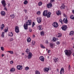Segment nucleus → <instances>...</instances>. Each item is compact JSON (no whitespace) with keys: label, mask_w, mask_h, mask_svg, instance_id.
Instances as JSON below:
<instances>
[{"label":"nucleus","mask_w":74,"mask_h":74,"mask_svg":"<svg viewBox=\"0 0 74 74\" xmlns=\"http://www.w3.org/2000/svg\"><path fill=\"white\" fill-rule=\"evenodd\" d=\"M1 14L2 16H5V12L4 11H1Z\"/></svg>","instance_id":"16"},{"label":"nucleus","mask_w":74,"mask_h":74,"mask_svg":"<svg viewBox=\"0 0 74 74\" xmlns=\"http://www.w3.org/2000/svg\"><path fill=\"white\" fill-rule=\"evenodd\" d=\"M48 40H46L45 42V43L48 44Z\"/></svg>","instance_id":"52"},{"label":"nucleus","mask_w":74,"mask_h":74,"mask_svg":"<svg viewBox=\"0 0 74 74\" xmlns=\"http://www.w3.org/2000/svg\"><path fill=\"white\" fill-rule=\"evenodd\" d=\"M9 36H10V37H12V36H13V33L11 32L10 33V34L9 35Z\"/></svg>","instance_id":"31"},{"label":"nucleus","mask_w":74,"mask_h":74,"mask_svg":"<svg viewBox=\"0 0 74 74\" xmlns=\"http://www.w3.org/2000/svg\"><path fill=\"white\" fill-rule=\"evenodd\" d=\"M40 35L41 36H44V31H42L40 32Z\"/></svg>","instance_id":"38"},{"label":"nucleus","mask_w":74,"mask_h":74,"mask_svg":"<svg viewBox=\"0 0 74 74\" xmlns=\"http://www.w3.org/2000/svg\"><path fill=\"white\" fill-rule=\"evenodd\" d=\"M16 55L17 56V55H18V54H16Z\"/></svg>","instance_id":"62"},{"label":"nucleus","mask_w":74,"mask_h":74,"mask_svg":"<svg viewBox=\"0 0 74 74\" xmlns=\"http://www.w3.org/2000/svg\"><path fill=\"white\" fill-rule=\"evenodd\" d=\"M28 25L27 24H24V27L25 29L26 30L27 29V26H28Z\"/></svg>","instance_id":"15"},{"label":"nucleus","mask_w":74,"mask_h":74,"mask_svg":"<svg viewBox=\"0 0 74 74\" xmlns=\"http://www.w3.org/2000/svg\"><path fill=\"white\" fill-rule=\"evenodd\" d=\"M38 29L39 30H42V26L39 25L38 27Z\"/></svg>","instance_id":"18"},{"label":"nucleus","mask_w":74,"mask_h":74,"mask_svg":"<svg viewBox=\"0 0 74 74\" xmlns=\"http://www.w3.org/2000/svg\"><path fill=\"white\" fill-rule=\"evenodd\" d=\"M59 60V59H58V58H56V57H54V61L55 62H58V61Z\"/></svg>","instance_id":"19"},{"label":"nucleus","mask_w":74,"mask_h":74,"mask_svg":"<svg viewBox=\"0 0 74 74\" xmlns=\"http://www.w3.org/2000/svg\"><path fill=\"white\" fill-rule=\"evenodd\" d=\"M60 8L61 9H62V10H64V8H65V6L64 5H62L61 7H60Z\"/></svg>","instance_id":"25"},{"label":"nucleus","mask_w":74,"mask_h":74,"mask_svg":"<svg viewBox=\"0 0 74 74\" xmlns=\"http://www.w3.org/2000/svg\"><path fill=\"white\" fill-rule=\"evenodd\" d=\"M33 56V54L31 52H29L28 53V55H27L28 59H31L32 57Z\"/></svg>","instance_id":"4"},{"label":"nucleus","mask_w":74,"mask_h":74,"mask_svg":"<svg viewBox=\"0 0 74 74\" xmlns=\"http://www.w3.org/2000/svg\"><path fill=\"white\" fill-rule=\"evenodd\" d=\"M47 10H45L43 13V15L45 16H46L47 18H50L51 13V12H49L47 13Z\"/></svg>","instance_id":"1"},{"label":"nucleus","mask_w":74,"mask_h":74,"mask_svg":"<svg viewBox=\"0 0 74 74\" xmlns=\"http://www.w3.org/2000/svg\"><path fill=\"white\" fill-rule=\"evenodd\" d=\"M58 40V38H56L54 37H53V39L52 41H53L54 42H55L56 41H57Z\"/></svg>","instance_id":"24"},{"label":"nucleus","mask_w":74,"mask_h":74,"mask_svg":"<svg viewBox=\"0 0 74 74\" xmlns=\"http://www.w3.org/2000/svg\"><path fill=\"white\" fill-rule=\"evenodd\" d=\"M1 36L2 37H4V32H2V35Z\"/></svg>","instance_id":"40"},{"label":"nucleus","mask_w":74,"mask_h":74,"mask_svg":"<svg viewBox=\"0 0 74 74\" xmlns=\"http://www.w3.org/2000/svg\"><path fill=\"white\" fill-rule=\"evenodd\" d=\"M63 16L64 17H66V18H65L64 19V23H67V22H68V20H67V15H66L65 14H64Z\"/></svg>","instance_id":"3"},{"label":"nucleus","mask_w":74,"mask_h":74,"mask_svg":"<svg viewBox=\"0 0 74 74\" xmlns=\"http://www.w3.org/2000/svg\"><path fill=\"white\" fill-rule=\"evenodd\" d=\"M25 54L24 53H22V55H24Z\"/></svg>","instance_id":"61"},{"label":"nucleus","mask_w":74,"mask_h":74,"mask_svg":"<svg viewBox=\"0 0 74 74\" xmlns=\"http://www.w3.org/2000/svg\"><path fill=\"white\" fill-rule=\"evenodd\" d=\"M49 70V68H45L43 69V71L44 72H48Z\"/></svg>","instance_id":"12"},{"label":"nucleus","mask_w":74,"mask_h":74,"mask_svg":"<svg viewBox=\"0 0 74 74\" xmlns=\"http://www.w3.org/2000/svg\"><path fill=\"white\" fill-rule=\"evenodd\" d=\"M39 59H40V60L41 62H44V58L43 56H42L40 57Z\"/></svg>","instance_id":"11"},{"label":"nucleus","mask_w":74,"mask_h":74,"mask_svg":"<svg viewBox=\"0 0 74 74\" xmlns=\"http://www.w3.org/2000/svg\"><path fill=\"white\" fill-rule=\"evenodd\" d=\"M64 52L65 55H66L67 56H70L72 54V52L70 50H66L64 51Z\"/></svg>","instance_id":"2"},{"label":"nucleus","mask_w":74,"mask_h":74,"mask_svg":"<svg viewBox=\"0 0 74 74\" xmlns=\"http://www.w3.org/2000/svg\"><path fill=\"white\" fill-rule=\"evenodd\" d=\"M71 18L72 19H74V15H71Z\"/></svg>","instance_id":"39"},{"label":"nucleus","mask_w":74,"mask_h":74,"mask_svg":"<svg viewBox=\"0 0 74 74\" xmlns=\"http://www.w3.org/2000/svg\"><path fill=\"white\" fill-rule=\"evenodd\" d=\"M34 25H35V23H34V22H33L32 24V27H34Z\"/></svg>","instance_id":"43"},{"label":"nucleus","mask_w":74,"mask_h":74,"mask_svg":"<svg viewBox=\"0 0 74 74\" xmlns=\"http://www.w3.org/2000/svg\"><path fill=\"white\" fill-rule=\"evenodd\" d=\"M73 40V38H72Z\"/></svg>","instance_id":"64"},{"label":"nucleus","mask_w":74,"mask_h":74,"mask_svg":"<svg viewBox=\"0 0 74 74\" xmlns=\"http://www.w3.org/2000/svg\"><path fill=\"white\" fill-rule=\"evenodd\" d=\"M57 15H60L61 14V12L60 10H57L56 12Z\"/></svg>","instance_id":"20"},{"label":"nucleus","mask_w":74,"mask_h":74,"mask_svg":"<svg viewBox=\"0 0 74 74\" xmlns=\"http://www.w3.org/2000/svg\"><path fill=\"white\" fill-rule=\"evenodd\" d=\"M29 30L30 32H32V30L31 29H29Z\"/></svg>","instance_id":"51"},{"label":"nucleus","mask_w":74,"mask_h":74,"mask_svg":"<svg viewBox=\"0 0 74 74\" xmlns=\"http://www.w3.org/2000/svg\"><path fill=\"white\" fill-rule=\"evenodd\" d=\"M42 4V3L41 2H40L38 3V5L39 6H41Z\"/></svg>","instance_id":"36"},{"label":"nucleus","mask_w":74,"mask_h":74,"mask_svg":"<svg viewBox=\"0 0 74 74\" xmlns=\"http://www.w3.org/2000/svg\"><path fill=\"white\" fill-rule=\"evenodd\" d=\"M26 23L28 25H32V21L31 20H28L26 22Z\"/></svg>","instance_id":"7"},{"label":"nucleus","mask_w":74,"mask_h":74,"mask_svg":"<svg viewBox=\"0 0 74 74\" xmlns=\"http://www.w3.org/2000/svg\"><path fill=\"white\" fill-rule=\"evenodd\" d=\"M25 52L27 54L29 53H30V50L29 49H26Z\"/></svg>","instance_id":"26"},{"label":"nucleus","mask_w":74,"mask_h":74,"mask_svg":"<svg viewBox=\"0 0 74 74\" xmlns=\"http://www.w3.org/2000/svg\"><path fill=\"white\" fill-rule=\"evenodd\" d=\"M14 63V62H13V61H11L10 62V63L11 64H12V63Z\"/></svg>","instance_id":"47"},{"label":"nucleus","mask_w":74,"mask_h":74,"mask_svg":"<svg viewBox=\"0 0 74 74\" xmlns=\"http://www.w3.org/2000/svg\"><path fill=\"white\" fill-rule=\"evenodd\" d=\"M32 45H35V44H36V42L34 41H32Z\"/></svg>","instance_id":"37"},{"label":"nucleus","mask_w":74,"mask_h":74,"mask_svg":"<svg viewBox=\"0 0 74 74\" xmlns=\"http://www.w3.org/2000/svg\"><path fill=\"white\" fill-rule=\"evenodd\" d=\"M15 15H14V14L10 15V17H11V18H12V19L14 18V17H15Z\"/></svg>","instance_id":"35"},{"label":"nucleus","mask_w":74,"mask_h":74,"mask_svg":"<svg viewBox=\"0 0 74 74\" xmlns=\"http://www.w3.org/2000/svg\"><path fill=\"white\" fill-rule=\"evenodd\" d=\"M52 6V4L51 3H49L47 5V8H51Z\"/></svg>","instance_id":"14"},{"label":"nucleus","mask_w":74,"mask_h":74,"mask_svg":"<svg viewBox=\"0 0 74 74\" xmlns=\"http://www.w3.org/2000/svg\"><path fill=\"white\" fill-rule=\"evenodd\" d=\"M73 34H74V31H72L70 32L69 35L70 36H72V35H73Z\"/></svg>","instance_id":"34"},{"label":"nucleus","mask_w":74,"mask_h":74,"mask_svg":"<svg viewBox=\"0 0 74 74\" xmlns=\"http://www.w3.org/2000/svg\"><path fill=\"white\" fill-rule=\"evenodd\" d=\"M51 48H53V46H52V45H51Z\"/></svg>","instance_id":"58"},{"label":"nucleus","mask_w":74,"mask_h":74,"mask_svg":"<svg viewBox=\"0 0 74 74\" xmlns=\"http://www.w3.org/2000/svg\"><path fill=\"white\" fill-rule=\"evenodd\" d=\"M16 68L18 70H22V66L20 65H18L17 66Z\"/></svg>","instance_id":"6"},{"label":"nucleus","mask_w":74,"mask_h":74,"mask_svg":"<svg viewBox=\"0 0 74 74\" xmlns=\"http://www.w3.org/2000/svg\"><path fill=\"white\" fill-rule=\"evenodd\" d=\"M53 27H58L59 25H58V23L55 22L53 23Z\"/></svg>","instance_id":"5"},{"label":"nucleus","mask_w":74,"mask_h":74,"mask_svg":"<svg viewBox=\"0 0 74 74\" xmlns=\"http://www.w3.org/2000/svg\"><path fill=\"white\" fill-rule=\"evenodd\" d=\"M47 49V51H48V49Z\"/></svg>","instance_id":"63"},{"label":"nucleus","mask_w":74,"mask_h":74,"mask_svg":"<svg viewBox=\"0 0 74 74\" xmlns=\"http://www.w3.org/2000/svg\"><path fill=\"white\" fill-rule=\"evenodd\" d=\"M35 74H40V72L36 70L35 71Z\"/></svg>","instance_id":"27"},{"label":"nucleus","mask_w":74,"mask_h":74,"mask_svg":"<svg viewBox=\"0 0 74 74\" xmlns=\"http://www.w3.org/2000/svg\"><path fill=\"white\" fill-rule=\"evenodd\" d=\"M69 69H70V65L69 66Z\"/></svg>","instance_id":"54"},{"label":"nucleus","mask_w":74,"mask_h":74,"mask_svg":"<svg viewBox=\"0 0 74 74\" xmlns=\"http://www.w3.org/2000/svg\"><path fill=\"white\" fill-rule=\"evenodd\" d=\"M67 25H64L62 26V27H61V28L63 30H64L65 31V30H66V29H67Z\"/></svg>","instance_id":"8"},{"label":"nucleus","mask_w":74,"mask_h":74,"mask_svg":"<svg viewBox=\"0 0 74 74\" xmlns=\"http://www.w3.org/2000/svg\"><path fill=\"white\" fill-rule=\"evenodd\" d=\"M8 29H5L4 30L5 32V33H6V32H8Z\"/></svg>","instance_id":"42"},{"label":"nucleus","mask_w":74,"mask_h":74,"mask_svg":"<svg viewBox=\"0 0 74 74\" xmlns=\"http://www.w3.org/2000/svg\"><path fill=\"white\" fill-rule=\"evenodd\" d=\"M1 50H2V51H4V47H1Z\"/></svg>","instance_id":"44"},{"label":"nucleus","mask_w":74,"mask_h":74,"mask_svg":"<svg viewBox=\"0 0 74 74\" xmlns=\"http://www.w3.org/2000/svg\"><path fill=\"white\" fill-rule=\"evenodd\" d=\"M27 41L28 42H30L31 41V38L29 37L27 38Z\"/></svg>","instance_id":"22"},{"label":"nucleus","mask_w":74,"mask_h":74,"mask_svg":"<svg viewBox=\"0 0 74 74\" xmlns=\"http://www.w3.org/2000/svg\"><path fill=\"white\" fill-rule=\"evenodd\" d=\"M56 43L57 44H58V45H59V44H60V41H57L56 42Z\"/></svg>","instance_id":"45"},{"label":"nucleus","mask_w":74,"mask_h":74,"mask_svg":"<svg viewBox=\"0 0 74 74\" xmlns=\"http://www.w3.org/2000/svg\"><path fill=\"white\" fill-rule=\"evenodd\" d=\"M15 31L16 33H18L19 32V27L18 26H16L15 28Z\"/></svg>","instance_id":"9"},{"label":"nucleus","mask_w":74,"mask_h":74,"mask_svg":"<svg viewBox=\"0 0 74 74\" xmlns=\"http://www.w3.org/2000/svg\"><path fill=\"white\" fill-rule=\"evenodd\" d=\"M35 37V36L34 35L33 36V37Z\"/></svg>","instance_id":"60"},{"label":"nucleus","mask_w":74,"mask_h":74,"mask_svg":"<svg viewBox=\"0 0 74 74\" xmlns=\"http://www.w3.org/2000/svg\"><path fill=\"white\" fill-rule=\"evenodd\" d=\"M40 14H41V12L40 11H38L37 12V14H38V15H40Z\"/></svg>","instance_id":"41"},{"label":"nucleus","mask_w":74,"mask_h":74,"mask_svg":"<svg viewBox=\"0 0 74 74\" xmlns=\"http://www.w3.org/2000/svg\"><path fill=\"white\" fill-rule=\"evenodd\" d=\"M60 22L61 23H63V21L62 20V19H60Z\"/></svg>","instance_id":"46"},{"label":"nucleus","mask_w":74,"mask_h":74,"mask_svg":"<svg viewBox=\"0 0 74 74\" xmlns=\"http://www.w3.org/2000/svg\"><path fill=\"white\" fill-rule=\"evenodd\" d=\"M40 47L41 48H42L43 49H45V47L44 46V45L41 44H40Z\"/></svg>","instance_id":"30"},{"label":"nucleus","mask_w":74,"mask_h":74,"mask_svg":"<svg viewBox=\"0 0 74 74\" xmlns=\"http://www.w3.org/2000/svg\"><path fill=\"white\" fill-rule=\"evenodd\" d=\"M72 12H73V14H74V10H72Z\"/></svg>","instance_id":"55"},{"label":"nucleus","mask_w":74,"mask_h":74,"mask_svg":"<svg viewBox=\"0 0 74 74\" xmlns=\"http://www.w3.org/2000/svg\"><path fill=\"white\" fill-rule=\"evenodd\" d=\"M64 68H62L60 71V74H64Z\"/></svg>","instance_id":"13"},{"label":"nucleus","mask_w":74,"mask_h":74,"mask_svg":"<svg viewBox=\"0 0 74 74\" xmlns=\"http://www.w3.org/2000/svg\"><path fill=\"white\" fill-rule=\"evenodd\" d=\"M10 40L11 41H13V40H14V39L13 38H11L10 39Z\"/></svg>","instance_id":"49"},{"label":"nucleus","mask_w":74,"mask_h":74,"mask_svg":"<svg viewBox=\"0 0 74 74\" xmlns=\"http://www.w3.org/2000/svg\"><path fill=\"white\" fill-rule=\"evenodd\" d=\"M25 70L26 71H27L29 70V67L28 66H26L25 68Z\"/></svg>","instance_id":"33"},{"label":"nucleus","mask_w":74,"mask_h":74,"mask_svg":"<svg viewBox=\"0 0 74 74\" xmlns=\"http://www.w3.org/2000/svg\"><path fill=\"white\" fill-rule=\"evenodd\" d=\"M57 71L58 72H59V69H57Z\"/></svg>","instance_id":"59"},{"label":"nucleus","mask_w":74,"mask_h":74,"mask_svg":"<svg viewBox=\"0 0 74 74\" xmlns=\"http://www.w3.org/2000/svg\"><path fill=\"white\" fill-rule=\"evenodd\" d=\"M55 1V0H51L50 3H52L53 2H54Z\"/></svg>","instance_id":"48"},{"label":"nucleus","mask_w":74,"mask_h":74,"mask_svg":"<svg viewBox=\"0 0 74 74\" xmlns=\"http://www.w3.org/2000/svg\"><path fill=\"white\" fill-rule=\"evenodd\" d=\"M4 10H5V11H7V8L5 7L4 8Z\"/></svg>","instance_id":"50"},{"label":"nucleus","mask_w":74,"mask_h":74,"mask_svg":"<svg viewBox=\"0 0 74 74\" xmlns=\"http://www.w3.org/2000/svg\"><path fill=\"white\" fill-rule=\"evenodd\" d=\"M25 12H27V10H25Z\"/></svg>","instance_id":"57"},{"label":"nucleus","mask_w":74,"mask_h":74,"mask_svg":"<svg viewBox=\"0 0 74 74\" xmlns=\"http://www.w3.org/2000/svg\"><path fill=\"white\" fill-rule=\"evenodd\" d=\"M50 52H51V50H49L48 51V53H49Z\"/></svg>","instance_id":"53"},{"label":"nucleus","mask_w":74,"mask_h":74,"mask_svg":"<svg viewBox=\"0 0 74 74\" xmlns=\"http://www.w3.org/2000/svg\"><path fill=\"white\" fill-rule=\"evenodd\" d=\"M27 3H28V1H27L25 0L24 1V4L25 5H26V4H27Z\"/></svg>","instance_id":"29"},{"label":"nucleus","mask_w":74,"mask_h":74,"mask_svg":"<svg viewBox=\"0 0 74 74\" xmlns=\"http://www.w3.org/2000/svg\"><path fill=\"white\" fill-rule=\"evenodd\" d=\"M1 3L3 5L4 7H5V5H6V4L5 3V0H3L1 1Z\"/></svg>","instance_id":"10"},{"label":"nucleus","mask_w":74,"mask_h":74,"mask_svg":"<svg viewBox=\"0 0 74 74\" xmlns=\"http://www.w3.org/2000/svg\"><path fill=\"white\" fill-rule=\"evenodd\" d=\"M4 27H5V25H4V24H2L1 25V30H3V28H4Z\"/></svg>","instance_id":"28"},{"label":"nucleus","mask_w":74,"mask_h":74,"mask_svg":"<svg viewBox=\"0 0 74 74\" xmlns=\"http://www.w3.org/2000/svg\"><path fill=\"white\" fill-rule=\"evenodd\" d=\"M4 56V54H2V57H3V56Z\"/></svg>","instance_id":"56"},{"label":"nucleus","mask_w":74,"mask_h":74,"mask_svg":"<svg viewBox=\"0 0 74 74\" xmlns=\"http://www.w3.org/2000/svg\"><path fill=\"white\" fill-rule=\"evenodd\" d=\"M8 52H9L10 53V54H14V52L13 51H7Z\"/></svg>","instance_id":"32"},{"label":"nucleus","mask_w":74,"mask_h":74,"mask_svg":"<svg viewBox=\"0 0 74 74\" xmlns=\"http://www.w3.org/2000/svg\"><path fill=\"white\" fill-rule=\"evenodd\" d=\"M37 21L38 23H40L41 22V18L38 17L37 18Z\"/></svg>","instance_id":"17"},{"label":"nucleus","mask_w":74,"mask_h":74,"mask_svg":"<svg viewBox=\"0 0 74 74\" xmlns=\"http://www.w3.org/2000/svg\"><path fill=\"white\" fill-rule=\"evenodd\" d=\"M15 68H12L10 69V71L11 72H14V71H15Z\"/></svg>","instance_id":"23"},{"label":"nucleus","mask_w":74,"mask_h":74,"mask_svg":"<svg viewBox=\"0 0 74 74\" xmlns=\"http://www.w3.org/2000/svg\"><path fill=\"white\" fill-rule=\"evenodd\" d=\"M62 35L61 33H58L56 35V36L57 37H61Z\"/></svg>","instance_id":"21"}]
</instances>
